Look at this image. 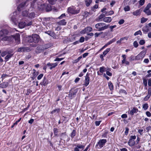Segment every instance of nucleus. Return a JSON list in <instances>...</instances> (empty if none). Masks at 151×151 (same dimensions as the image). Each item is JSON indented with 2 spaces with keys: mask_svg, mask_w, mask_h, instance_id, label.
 Masks as SVG:
<instances>
[{
  "mask_svg": "<svg viewBox=\"0 0 151 151\" xmlns=\"http://www.w3.org/2000/svg\"><path fill=\"white\" fill-rule=\"evenodd\" d=\"M9 33L8 31L6 29H3L0 31V37H3L7 35Z\"/></svg>",
  "mask_w": 151,
  "mask_h": 151,
  "instance_id": "9",
  "label": "nucleus"
},
{
  "mask_svg": "<svg viewBox=\"0 0 151 151\" xmlns=\"http://www.w3.org/2000/svg\"><path fill=\"white\" fill-rule=\"evenodd\" d=\"M148 85L149 86L151 87V79L150 78L148 80Z\"/></svg>",
  "mask_w": 151,
  "mask_h": 151,
  "instance_id": "64",
  "label": "nucleus"
},
{
  "mask_svg": "<svg viewBox=\"0 0 151 151\" xmlns=\"http://www.w3.org/2000/svg\"><path fill=\"white\" fill-rule=\"evenodd\" d=\"M90 75V73H87L86 75L85 76V80L84 81V85L86 87L87 86L89 83Z\"/></svg>",
  "mask_w": 151,
  "mask_h": 151,
  "instance_id": "7",
  "label": "nucleus"
},
{
  "mask_svg": "<svg viewBox=\"0 0 151 151\" xmlns=\"http://www.w3.org/2000/svg\"><path fill=\"white\" fill-rule=\"evenodd\" d=\"M122 63L123 64H124L126 65H129V62L127 61L126 60H125L123 62L122 61Z\"/></svg>",
  "mask_w": 151,
  "mask_h": 151,
  "instance_id": "50",
  "label": "nucleus"
},
{
  "mask_svg": "<svg viewBox=\"0 0 151 151\" xmlns=\"http://www.w3.org/2000/svg\"><path fill=\"white\" fill-rule=\"evenodd\" d=\"M139 34L140 35H142V32H141V31L140 30H139L138 31H137L136 32H135L134 33V36H136Z\"/></svg>",
  "mask_w": 151,
  "mask_h": 151,
  "instance_id": "48",
  "label": "nucleus"
},
{
  "mask_svg": "<svg viewBox=\"0 0 151 151\" xmlns=\"http://www.w3.org/2000/svg\"><path fill=\"white\" fill-rule=\"evenodd\" d=\"M43 74H41L39 75L37 77V78L38 80H40L43 76Z\"/></svg>",
  "mask_w": 151,
  "mask_h": 151,
  "instance_id": "56",
  "label": "nucleus"
},
{
  "mask_svg": "<svg viewBox=\"0 0 151 151\" xmlns=\"http://www.w3.org/2000/svg\"><path fill=\"white\" fill-rule=\"evenodd\" d=\"M141 12L140 9L137 10L133 12L132 14L134 16L139 15Z\"/></svg>",
  "mask_w": 151,
  "mask_h": 151,
  "instance_id": "21",
  "label": "nucleus"
},
{
  "mask_svg": "<svg viewBox=\"0 0 151 151\" xmlns=\"http://www.w3.org/2000/svg\"><path fill=\"white\" fill-rule=\"evenodd\" d=\"M76 147L74 148V151H79V149H83L85 147V146L80 145L79 144H77L75 146Z\"/></svg>",
  "mask_w": 151,
  "mask_h": 151,
  "instance_id": "11",
  "label": "nucleus"
},
{
  "mask_svg": "<svg viewBox=\"0 0 151 151\" xmlns=\"http://www.w3.org/2000/svg\"><path fill=\"white\" fill-rule=\"evenodd\" d=\"M143 58V57L142 54H139L135 56L136 60H139L142 59Z\"/></svg>",
  "mask_w": 151,
  "mask_h": 151,
  "instance_id": "29",
  "label": "nucleus"
},
{
  "mask_svg": "<svg viewBox=\"0 0 151 151\" xmlns=\"http://www.w3.org/2000/svg\"><path fill=\"white\" fill-rule=\"evenodd\" d=\"M40 40V36L37 34H34L28 37V40L30 43H37Z\"/></svg>",
  "mask_w": 151,
  "mask_h": 151,
  "instance_id": "1",
  "label": "nucleus"
},
{
  "mask_svg": "<svg viewBox=\"0 0 151 151\" xmlns=\"http://www.w3.org/2000/svg\"><path fill=\"white\" fill-rule=\"evenodd\" d=\"M138 111V110L137 108L135 107H134L131 110H129L128 111L129 114L131 115H133L134 113H137Z\"/></svg>",
  "mask_w": 151,
  "mask_h": 151,
  "instance_id": "12",
  "label": "nucleus"
},
{
  "mask_svg": "<svg viewBox=\"0 0 151 151\" xmlns=\"http://www.w3.org/2000/svg\"><path fill=\"white\" fill-rule=\"evenodd\" d=\"M124 21L123 19H121L120 20L119 22V24H122L124 23Z\"/></svg>",
  "mask_w": 151,
  "mask_h": 151,
  "instance_id": "60",
  "label": "nucleus"
},
{
  "mask_svg": "<svg viewBox=\"0 0 151 151\" xmlns=\"http://www.w3.org/2000/svg\"><path fill=\"white\" fill-rule=\"evenodd\" d=\"M122 57L123 58V60H122V61H123V62L125 60H126V56L125 55H122Z\"/></svg>",
  "mask_w": 151,
  "mask_h": 151,
  "instance_id": "57",
  "label": "nucleus"
},
{
  "mask_svg": "<svg viewBox=\"0 0 151 151\" xmlns=\"http://www.w3.org/2000/svg\"><path fill=\"white\" fill-rule=\"evenodd\" d=\"M85 40V38L83 37H81L79 40V42H83Z\"/></svg>",
  "mask_w": 151,
  "mask_h": 151,
  "instance_id": "52",
  "label": "nucleus"
},
{
  "mask_svg": "<svg viewBox=\"0 0 151 151\" xmlns=\"http://www.w3.org/2000/svg\"><path fill=\"white\" fill-rule=\"evenodd\" d=\"M60 109H55L53 111H51V113L52 114H53L55 112H56L57 113H59L60 111Z\"/></svg>",
  "mask_w": 151,
  "mask_h": 151,
  "instance_id": "47",
  "label": "nucleus"
},
{
  "mask_svg": "<svg viewBox=\"0 0 151 151\" xmlns=\"http://www.w3.org/2000/svg\"><path fill=\"white\" fill-rule=\"evenodd\" d=\"M110 69L108 68L106 70V74L107 75L109 76H111L112 74L109 71L110 70Z\"/></svg>",
  "mask_w": 151,
  "mask_h": 151,
  "instance_id": "41",
  "label": "nucleus"
},
{
  "mask_svg": "<svg viewBox=\"0 0 151 151\" xmlns=\"http://www.w3.org/2000/svg\"><path fill=\"white\" fill-rule=\"evenodd\" d=\"M26 23L24 22H20L18 24L19 27L20 28H23L26 26Z\"/></svg>",
  "mask_w": 151,
  "mask_h": 151,
  "instance_id": "18",
  "label": "nucleus"
},
{
  "mask_svg": "<svg viewBox=\"0 0 151 151\" xmlns=\"http://www.w3.org/2000/svg\"><path fill=\"white\" fill-rule=\"evenodd\" d=\"M68 12L72 14H76L79 12V10L76 9V8L74 6H71L68 8Z\"/></svg>",
  "mask_w": 151,
  "mask_h": 151,
  "instance_id": "4",
  "label": "nucleus"
},
{
  "mask_svg": "<svg viewBox=\"0 0 151 151\" xmlns=\"http://www.w3.org/2000/svg\"><path fill=\"white\" fill-rule=\"evenodd\" d=\"M107 141L106 139H100L99 142H98L96 146V147L97 148H98V146H99V147L100 148H101L103 147V146L105 145V143Z\"/></svg>",
  "mask_w": 151,
  "mask_h": 151,
  "instance_id": "6",
  "label": "nucleus"
},
{
  "mask_svg": "<svg viewBox=\"0 0 151 151\" xmlns=\"http://www.w3.org/2000/svg\"><path fill=\"white\" fill-rule=\"evenodd\" d=\"M133 45L135 47H137L138 46V44L136 41H135L133 43Z\"/></svg>",
  "mask_w": 151,
  "mask_h": 151,
  "instance_id": "55",
  "label": "nucleus"
},
{
  "mask_svg": "<svg viewBox=\"0 0 151 151\" xmlns=\"http://www.w3.org/2000/svg\"><path fill=\"white\" fill-rule=\"evenodd\" d=\"M22 14L23 16H28V12L26 10L22 12Z\"/></svg>",
  "mask_w": 151,
  "mask_h": 151,
  "instance_id": "34",
  "label": "nucleus"
},
{
  "mask_svg": "<svg viewBox=\"0 0 151 151\" xmlns=\"http://www.w3.org/2000/svg\"><path fill=\"white\" fill-rule=\"evenodd\" d=\"M13 37L11 36H6V35L4 36V37H2L1 39V41H7L8 42H11L13 40Z\"/></svg>",
  "mask_w": 151,
  "mask_h": 151,
  "instance_id": "8",
  "label": "nucleus"
},
{
  "mask_svg": "<svg viewBox=\"0 0 151 151\" xmlns=\"http://www.w3.org/2000/svg\"><path fill=\"white\" fill-rule=\"evenodd\" d=\"M13 55V54H9L7 55L5 58V59L6 60V61H7Z\"/></svg>",
  "mask_w": 151,
  "mask_h": 151,
  "instance_id": "31",
  "label": "nucleus"
},
{
  "mask_svg": "<svg viewBox=\"0 0 151 151\" xmlns=\"http://www.w3.org/2000/svg\"><path fill=\"white\" fill-rule=\"evenodd\" d=\"M78 90L77 89H71L69 92V98L70 99L73 98L76 95Z\"/></svg>",
  "mask_w": 151,
  "mask_h": 151,
  "instance_id": "5",
  "label": "nucleus"
},
{
  "mask_svg": "<svg viewBox=\"0 0 151 151\" xmlns=\"http://www.w3.org/2000/svg\"><path fill=\"white\" fill-rule=\"evenodd\" d=\"M148 96L149 95L151 96V88H149L148 89Z\"/></svg>",
  "mask_w": 151,
  "mask_h": 151,
  "instance_id": "63",
  "label": "nucleus"
},
{
  "mask_svg": "<svg viewBox=\"0 0 151 151\" xmlns=\"http://www.w3.org/2000/svg\"><path fill=\"white\" fill-rule=\"evenodd\" d=\"M108 86H109V88L111 90L113 89L114 88L111 82H109L108 83Z\"/></svg>",
  "mask_w": 151,
  "mask_h": 151,
  "instance_id": "33",
  "label": "nucleus"
},
{
  "mask_svg": "<svg viewBox=\"0 0 151 151\" xmlns=\"http://www.w3.org/2000/svg\"><path fill=\"white\" fill-rule=\"evenodd\" d=\"M47 81L46 78L45 77H44L43 79L42 82V84L44 86H45L47 84Z\"/></svg>",
  "mask_w": 151,
  "mask_h": 151,
  "instance_id": "26",
  "label": "nucleus"
},
{
  "mask_svg": "<svg viewBox=\"0 0 151 151\" xmlns=\"http://www.w3.org/2000/svg\"><path fill=\"white\" fill-rule=\"evenodd\" d=\"M8 83L7 82H4L0 84V87L2 88H5L7 87Z\"/></svg>",
  "mask_w": 151,
  "mask_h": 151,
  "instance_id": "20",
  "label": "nucleus"
},
{
  "mask_svg": "<svg viewBox=\"0 0 151 151\" xmlns=\"http://www.w3.org/2000/svg\"><path fill=\"white\" fill-rule=\"evenodd\" d=\"M42 2V0H34L32 4L34 5L36 4L39 8L41 9L43 8V6H44V4H41Z\"/></svg>",
  "mask_w": 151,
  "mask_h": 151,
  "instance_id": "3",
  "label": "nucleus"
},
{
  "mask_svg": "<svg viewBox=\"0 0 151 151\" xmlns=\"http://www.w3.org/2000/svg\"><path fill=\"white\" fill-rule=\"evenodd\" d=\"M116 40V39L115 38H114L112 39V40L109 41L108 42V43L109 45L112 44V43L115 42Z\"/></svg>",
  "mask_w": 151,
  "mask_h": 151,
  "instance_id": "39",
  "label": "nucleus"
},
{
  "mask_svg": "<svg viewBox=\"0 0 151 151\" xmlns=\"http://www.w3.org/2000/svg\"><path fill=\"white\" fill-rule=\"evenodd\" d=\"M17 14V12H14L12 14L10 15L11 20L14 23H16V19L15 16Z\"/></svg>",
  "mask_w": 151,
  "mask_h": 151,
  "instance_id": "13",
  "label": "nucleus"
},
{
  "mask_svg": "<svg viewBox=\"0 0 151 151\" xmlns=\"http://www.w3.org/2000/svg\"><path fill=\"white\" fill-rule=\"evenodd\" d=\"M46 11L49 12L51 10V6H47V7L46 8Z\"/></svg>",
  "mask_w": 151,
  "mask_h": 151,
  "instance_id": "62",
  "label": "nucleus"
},
{
  "mask_svg": "<svg viewBox=\"0 0 151 151\" xmlns=\"http://www.w3.org/2000/svg\"><path fill=\"white\" fill-rule=\"evenodd\" d=\"M147 18H145L144 17H142L141 19V23H143L146 22L147 20Z\"/></svg>",
  "mask_w": 151,
  "mask_h": 151,
  "instance_id": "38",
  "label": "nucleus"
},
{
  "mask_svg": "<svg viewBox=\"0 0 151 151\" xmlns=\"http://www.w3.org/2000/svg\"><path fill=\"white\" fill-rule=\"evenodd\" d=\"M116 27V25H114L113 26H111L110 27V28L111 29V31L112 32L113 31V29Z\"/></svg>",
  "mask_w": 151,
  "mask_h": 151,
  "instance_id": "59",
  "label": "nucleus"
},
{
  "mask_svg": "<svg viewBox=\"0 0 151 151\" xmlns=\"http://www.w3.org/2000/svg\"><path fill=\"white\" fill-rule=\"evenodd\" d=\"M49 3L52 4H54L56 1V0H48Z\"/></svg>",
  "mask_w": 151,
  "mask_h": 151,
  "instance_id": "49",
  "label": "nucleus"
},
{
  "mask_svg": "<svg viewBox=\"0 0 151 151\" xmlns=\"http://www.w3.org/2000/svg\"><path fill=\"white\" fill-rule=\"evenodd\" d=\"M76 130L73 129L70 134V136L72 138H73L76 136Z\"/></svg>",
  "mask_w": 151,
  "mask_h": 151,
  "instance_id": "25",
  "label": "nucleus"
},
{
  "mask_svg": "<svg viewBox=\"0 0 151 151\" xmlns=\"http://www.w3.org/2000/svg\"><path fill=\"white\" fill-rule=\"evenodd\" d=\"M103 13H105V14L106 16H109L113 14L114 13V12L113 11H111L109 12H105Z\"/></svg>",
  "mask_w": 151,
  "mask_h": 151,
  "instance_id": "24",
  "label": "nucleus"
},
{
  "mask_svg": "<svg viewBox=\"0 0 151 151\" xmlns=\"http://www.w3.org/2000/svg\"><path fill=\"white\" fill-rule=\"evenodd\" d=\"M139 4L140 5L142 6L145 3V0H140L139 1Z\"/></svg>",
  "mask_w": 151,
  "mask_h": 151,
  "instance_id": "51",
  "label": "nucleus"
},
{
  "mask_svg": "<svg viewBox=\"0 0 151 151\" xmlns=\"http://www.w3.org/2000/svg\"><path fill=\"white\" fill-rule=\"evenodd\" d=\"M28 17L31 18H32L34 17L35 16V14L34 12H31L29 14H28Z\"/></svg>",
  "mask_w": 151,
  "mask_h": 151,
  "instance_id": "37",
  "label": "nucleus"
},
{
  "mask_svg": "<svg viewBox=\"0 0 151 151\" xmlns=\"http://www.w3.org/2000/svg\"><path fill=\"white\" fill-rule=\"evenodd\" d=\"M28 49V47H20L18 49L17 51L20 52H24L25 51H27Z\"/></svg>",
  "mask_w": 151,
  "mask_h": 151,
  "instance_id": "15",
  "label": "nucleus"
},
{
  "mask_svg": "<svg viewBox=\"0 0 151 151\" xmlns=\"http://www.w3.org/2000/svg\"><path fill=\"white\" fill-rule=\"evenodd\" d=\"M47 45H40L39 46H38L37 49L38 50H44L45 49H46L48 48V47H46L45 46Z\"/></svg>",
  "mask_w": 151,
  "mask_h": 151,
  "instance_id": "16",
  "label": "nucleus"
},
{
  "mask_svg": "<svg viewBox=\"0 0 151 151\" xmlns=\"http://www.w3.org/2000/svg\"><path fill=\"white\" fill-rule=\"evenodd\" d=\"M12 36L13 37V40L14 39L17 43H19L20 42V35L19 34H17L14 35H12Z\"/></svg>",
  "mask_w": 151,
  "mask_h": 151,
  "instance_id": "10",
  "label": "nucleus"
},
{
  "mask_svg": "<svg viewBox=\"0 0 151 151\" xmlns=\"http://www.w3.org/2000/svg\"><path fill=\"white\" fill-rule=\"evenodd\" d=\"M85 4L87 7L89 6L92 2L91 0H85Z\"/></svg>",
  "mask_w": 151,
  "mask_h": 151,
  "instance_id": "28",
  "label": "nucleus"
},
{
  "mask_svg": "<svg viewBox=\"0 0 151 151\" xmlns=\"http://www.w3.org/2000/svg\"><path fill=\"white\" fill-rule=\"evenodd\" d=\"M110 50V48H108L106 49L103 53V54L104 56H105Z\"/></svg>",
  "mask_w": 151,
  "mask_h": 151,
  "instance_id": "30",
  "label": "nucleus"
},
{
  "mask_svg": "<svg viewBox=\"0 0 151 151\" xmlns=\"http://www.w3.org/2000/svg\"><path fill=\"white\" fill-rule=\"evenodd\" d=\"M129 131V129L127 127H126L125 128V131L124 133L125 135H127Z\"/></svg>",
  "mask_w": 151,
  "mask_h": 151,
  "instance_id": "53",
  "label": "nucleus"
},
{
  "mask_svg": "<svg viewBox=\"0 0 151 151\" xmlns=\"http://www.w3.org/2000/svg\"><path fill=\"white\" fill-rule=\"evenodd\" d=\"M142 30L144 32H147L149 30L148 26L146 25L143 27L142 28Z\"/></svg>",
  "mask_w": 151,
  "mask_h": 151,
  "instance_id": "23",
  "label": "nucleus"
},
{
  "mask_svg": "<svg viewBox=\"0 0 151 151\" xmlns=\"http://www.w3.org/2000/svg\"><path fill=\"white\" fill-rule=\"evenodd\" d=\"M53 131L55 136H58V129L56 128H55L53 129Z\"/></svg>",
  "mask_w": 151,
  "mask_h": 151,
  "instance_id": "40",
  "label": "nucleus"
},
{
  "mask_svg": "<svg viewBox=\"0 0 151 151\" xmlns=\"http://www.w3.org/2000/svg\"><path fill=\"white\" fill-rule=\"evenodd\" d=\"M150 7H151V4L149 3L147 5V6L145 7L144 10H150L149 9Z\"/></svg>",
  "mask_w": 151,
  "mask_h": 151,
  "instance_id": "42",
  "label": "nucleus"
},
{
  "mask_svg": "<svg viewBox=\"0 0 151 151\" xmlns=\"http://www.w3.org/2000/svg\"><path fill=\"white\" fill-rule=\"evenodd\" d=\"M57 65V63H52V66H51V67L50 68V69L52 70L53 68H54L56 67Z\"/></svg>",
  "mask_w": 151,
  "mask_h": 151,
  "instance_id": "36",
  "label": "nucleus"
},
{
  "mask_svg": "<svg viewBox=\"0 0 151 151\" xmlns=\"http://www.w3.org/2000/svg\"><path fill=\"white\" fill-rule=\"evenodd\" d=\"M82 58V57L81 56L79 57L78 58L74 60V63H77L78 62L79 60H80Z\"/></svg>",
  "mask_w": 151,
  "mask_h": 151,
  "instance_id": "45",
  "label": "nucleus"
},
{
  "mask_svg": "<svg viewBox=\"0 0 151 151\" xmlns=\"http://www.w3.org/2000/svg\"><path fill=\"white\" fill-rule=\"evenodd\" d=\"M145 43V40H141L139 42V44L141 45H144Z\"/></svg>",
  "mask_w": 151,
  "mask_h": 151,
  "instance_id": "54",
  "label": "nucleus"
},
{
  "mask_svg": "<svg viewBox=\"0 0 151 151\" xmlns=\"http://www.w3.org/2000/svg\"><path fill=\"white\" fill-rule=\"evenodd\" d=\"M124 10L125 12L128 11L130 10V7L128 6H125L124 8Z\"/></svg>",
  "mask_w": 151,
  "mask_h": 151,
  "instance_id": "46",
  "label": "nucleus"
},
{
  "mask_svg": "<svg viewBox=\"0 0 151 151\" xmlns=\"http://www.w3.org/2000/svg\"><path fill=\"white\" fill-rule=\"evenodd\" d=\"M67 22L65 20L63 19L57 22V23L59 25H65L66 24Z\"/></svg>",
  "mask_w": 151,
  "mask_h": 151,
  "instance_id": "19",
  "label": "nucleus"
},
{
  "mask_svg": "<svg viewBox=\"0 0 151 151\" xmlns=\"http://www.w3.org/2000/svg\"><path fill=\"white\" fill-rule=\"evenodd\" d=\"M143 83L145 86H146L147 85V81L145 79H144L143 80Z\"/></svg>",
  "mask_w": 151,
  "mask_h": 151,
  "instance_id": "58",
  "label": "nucleus"
},
{
  "mask_svg": "<svg viewBox=\"0 0 151 151\" xmlns=\"http://www.w3.org/2000/svg\"><path fill=\"white\" fill-rule=\"evenodd\" d=\"M148 107V105L147 104H145L143 105V108L145 110H147Z\"/></svg>",
  "mask_w": 151,
  "mask_h": 151,
  "instance_id": "44",
  "label": "nucleus"
},
{
  "mask_svg": "<svg viewBox=\"0 0 151 151\" xmlns=\"http://www.w3.org/2000/svg\"><path fill=\"white\" fill-rule=\"evenodd\" d=\"M107 69V68H105L104 67H102L100 68L99 71L101 73H103L105 71H106V70Z\"/></svg>",
  "mask_w": 151,
  "mask_h": 151,
  "instance_id": "27",
  "label": "nucleus"
},
{
  "mask_svg": "<svg viewBox=\"0 0 151 151\" xmlns=\"http://www.w3.org/2000/svg\"><path fill=\"white\" fill-rule=\"evenodd\" d=\"M65 17V14H61L60 16L58 17V19H61Z\"/></svg>",
  "mask_w": 151,
  "mask_h": 151,
  "instance_id": "61",
  "label": "nucleus"
},
{
  "mask_svg": "<svg viewBox=\"0 0 151 151\" xmlns=\"http://www.w3.org/2000/svg\"><path fill=\"white\" fill-rule=\"evenodd\" d=\"M109 25H106V24L103 22H100L96 24L95 28L98 29L99 31H102L107 29Z\"/></svg>",
  "mask_w": 151,
  "mask_h": 151,
  "instance_id": "2",
  "label": "nucleus"
},
{
  "mask_svg": "<svg viewBox=\"0 0 151 151\" xmlns=\"http://www.w3.org/2000/svg\"><path fill=\"white\" fill-rule=\"evenodd\" d=\"M143 12L147 15H151V12L150 10H144Z\"/></svg>",
  "mask_w": 151,
  "mask_h": 151,
  "instance_id": "35",
  "label": "nucleus"
},
{
  "mask_svg": "<svg viewBox=\"0 0 151 151\" xmlns=\"http://www.w3.org/2000/svg\"><path fill=\"white\" fill-rule=\"evenodd\" d=\"M136 60L135 56H134L133 55H131L129 58V60L130 61H132Z\"/></svg>",
  "mask_w": 151,
  "mask_h": 151,
  "instance_id": "43",
  "label": "nucleus"
},
{
  "mask_svg": "<svg viewBox=\"0 0 151 151\" xmlns=\"http://www.w3.org/2000/svg\"><path fill=\"white\" fill-rule=\"evenodd\" d=\"M85 30L87 32H91L92 30V29L90 27H88L85 28Z\"/></svg>",
  "mask_w": 151,
  "mask_h": 151,
  "instance_id": "32",
  "label": "nucleus"
},
{
  "mask_svg": "<svg viewBox=\"0 0 151 151\" xmlns=\"http://www.w3.org/2000/svg\"><path fill=\"white\" fill-rule=\"evenodd\" d=\"M135 143V141L134 140L132 139H130L128 142L129 145L131 147L134 146Z\"/></svg>",
  "mask_w": 151,
  "mask_h": 151,
  "instance_id": "17",
  "label": "nucleus"
},
{
  "mask_svg": "<svg viewBox=\"0 0 151 151\" xmlns=\"http://www.w3.org/2000/svg\"><path fill=\"white\" fill-rule=\"evenodd\" d=\"M112 20V18L111 17H105L103 19L104 22L106 23H110Z\"/></svg>",
  "mask_w": 151,
  "mask_h": 151,
  "instance_id": "14",
  "label": "nucleus"
},
{
  "mask_svg": "<svg viewBox=\"0 0 151 151\" xmlns=\"http://www.w3.org/2000/svg\"><path fill=\"white\" fill-rule=\"evenodd\" d=\"M105 13H104V14H102L100 15L98 17V19L97 20L98 22L101 21H102V19L105 17Z\"/></svg>",
  "mask_w": 151,
  "mask_h": 151,
  "instance_id": "22",
  "label": "nucleus"
}]
</instances>
